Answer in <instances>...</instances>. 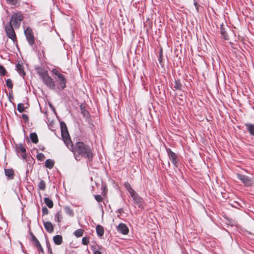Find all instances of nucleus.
Listing matches in <instances>:
<instances>
[{
	"label": "nucleus",
	"instance_id": "obj_1",
	"mask_svg": "<svg viewBox=\"0 0 254 254\" xmlns=\"http://www.w3.org/2000/svg\"><path fill=\"white\" fill-rule=\"evenodd\" d=\"M60 127L63 140L68 149L74 154L75 159L80 160V157H83L87 158L89 161H92L94 156L93 148L81 141L77 142L74 146L65 123L61 122Z\"/></svg>",
	"mask_w": 254,
	"mask_h": 254
},
{
	"label": "nucleus",
	"instance_id": "obj_2",
	"mask_svg": "<svg viewBox=\"0 0 254 254\" xmlns=\"http://www.w3.org/2000/svg\"><path fill=\"white\" fill-rule=\"evenodd\" d=\"M21 20L22 18H20V17H11L10 21L5 26V30L7 37L13 41L16 39L13 29L19 27Z\"/></svg>",
	"mask_w": 254,
	"mask_h": 254
},
{
	"label": "nucleus",
	"instance_id": "obj_3",
	"mask_svg": "<svg viewBox=\"0 0 254 254\" xmlns=\"http://www.w3.org/2000/svg\"><path fill=\"white\" fill-rule=\"evenodd\" d=\"M44 83L50 89L54 90L55 88V84L53 79L49 76L48 74L45 75L44 76L41 78Z\"/></svg>",
	"mask_w": 254,
	"mask_h": 254
},
{
	"label": "nucleus",
	"instance_id": "obj_4",
	"mask_svg": "<svg viewBox=\"0 0 254 254\" xmlns=\"http://www.w3.org/2000/svg\"><path fill=\"white\" fill-rule=\"evenodd\" d=\"M132 197L134 203L139 208H143L144 205V201L143 199L139 196L136 192H134L130 195Z\"/></svg>",
	"mask_w": 254,
	"mask_h": 254
},
{
	"label": "nucleus",
	"instance_id": "obj_5",
	"mask_svg": "<svg viewBox=\"0 0 254 254\" xmlns=\"http://www.w3.org/2000/svg\"><path fill=\"white\" fill-rule=\"evenodd\" d=\"M167 152L169 157L174 165L176 167L178 166V157L177 154L173 152L170 148L167 149Z\"/></svg>",
	"mask_w": 254,
	"mask_h": 254
},
{
	"label": "nucleus",
	"instance_id": "obj_6",
	"mask_svg": "<svg viewBox=\"0 0 254 254\" xmlns=\"http://www.w3.org/2000/svg\"><path fill=\"white\" fill-rule=\"evenodd\" d=\"M237 176L238 179L241 180L245 186H250L252 185V181L249 177L240 174H237Z\"/></svg>",
	"mask_w": 254,
	"mask_h": 254
},
{
	"label": "nucleus",
	"instance_id": "obj_7",
	"mask_svg": "<svg viewBox=\"0 0 254 254\" xmlns=\"http://www.w3.org/2000/svg\"><path fill=\"white\" fill-rule=\"evenodd\" d=\"M117 231L123 235H127L128 233V228L124 223H120L117 227Z\"/></svg>",
	"mask_w": 254,
	"mask_h": 254
},
{
	"label": "nucleus",
	"instance_id": "obj_8",
	"mask_svg": "<svg viewBox=\"0 0 254 254\" xmlns=\"http://www.w3.org/2000/svg\"><path fill=\"white\" fill-rule=\"evenodd\" d=\"M227 27H228L227 25H225L224 24H221L220 33L222 37L225 40H229V37L226 31Z\"/></svg>",
	"mask_w": 254,
	"mask_h": 254
},
{
	"label": "nucleus",
	"instance_id": "obj_9",
	"mask_svg": "<svg viewBox=\"0 0 254 254\" xmlns=\"http://www.w3.org/2000/svg\"><path fill=\"white\" fill-rule=\"evenodd\" d=\"M33 243L34 244L35 246L36 247L37 251L39 253L44 254V250L38 239L33 235Z\"/></svg>",
	"mask_w": 254,
	"mask_h": 254
},
{
	"label": "nucleus",
	"instance_id": "obj_10",
	"mask_svg": "<svg viewBox=\"0 0 254 254\" xmlns=\"http://www.w3.org/2000/svg\"><path fill=\"white\" fill-rule=\"evenodd\" d=\"M44 226L46 230L50 233L53 232L54 226L52 223L50 221L44 222Z\"/></svg>",
	"mask_w": 254,
	"mask_h": 254
},
{
	"label": "nucleus",
	"instance_id": "obj_11",
	"mask_svg": "<svg viewBox=\"0 0 254 254\" xmlns=\"http://www.w3.org/2000/svg\"><path fill=\"white\" fill-rule=\"evenodd\" d=\"M59 79V83L62 89H64L66 87V80L64 75L62 74L58 77Z\"/></svg>",
	"mask_w": 254,
	"mask_h": 254
},
{
	"label": "nucleus",
	"instance_id": "obj_12",
	"mask_svg": "<svg viewBox=\"0 0 254 254\" xmlns=\"http://www.w3.org/2000/svg\"><path fill=\"white\" fill-rule=\"evenodd\" d=\"M245 126L246 127L247 129L249 131L250 134L254 136V125L247 123L245 124Z\"/></svg>",
	"mask_w": 254,
	"mask_h": 254
},
{
	"label": "nucleus",
	"instance_id": "obj_13",
	"mask_svg": "<svg viewBox=\"0 0 254 254\" xmlns=\"http://www.w3.org/2000/svg\"><path fill=\"white\" fill-rule=\"evenodd\" d=\"M35 69L41 78H42L45 75L48 74V72L41 67H36Z\"/></svg>",
	"mask_w": 254,
	"mask_h": 254
},
{
	"label": "nucleus",
	"instance_id": "obj_14",
	"mask_svg": "<svg viewBox=\"0 0 254 254\" xmlns=\"http://www.w3.org/2000/svg\"><path fill=\"white\" fill-rule=\"evenodd\" d=\"M25 34L26 35L27 40L28 41L30 44L32 43V31L30 28H27L25 31Z\"/></svg>",
	"mask_w": 254,
	"mask_h": 254
},
{
	"label": "nucleus",
	"instance_id": "obj_15",
	"mask_svg": "<svg viewBox=\"0 0 254 254\" xmlns=\"http://www.w3.org/2000/svg\"><path fill=\"white\" fill-rule=\"evenodd\" d=\"M54 243L57 245L62 244L63 242V237L61 235H57L53 237Z\"/></svg>",
	"mask_w": 254,
	"mask_h": 254
},
{
	"label": "nucleus",
	"instance_id": "obj_16",
	"mask_svg": "<svg viewBox=\"0 0 254 254\" xmlns=\"http://www.w3.org/2000/svg\"><path fill=\"white\" fill-rule=\"evenodd\" d=\"M96 231L97 235L99 236L102 237L104 235V229L102 226H101L100 225H97V226L96 227Z\"/></svg>",
	"mask_w": 254,
	"mask_h": 254
},
{
	"label": "nucleus",
	"instance_id": "obj_17",
	"mask_svg": "<svg viewBox=\"0 0 254 254\" xmlns=\"http://www.w3.org/2000/svg\"><path fill=\"white\" fill-rule=\"evenodd\" d=\"M124 186L125 188L126 189V190H127L128 193L130 194V195H131L132 194L135 192V191L132 188L130 184L128 182H125L124 183Z\"/></svg>",
	"mask_w": 254,
	"mask_h": 254
},
{
	"label": "nucleus",
	"instance_id": "obj_18",
	"mask_svg": "<svg viewBox=\"0 0 254 254\" xmlns=\"http://www.w3.org/2000/svg\"><path fill=\"white\" fill-rule=\"evenodd\" d=\"M44 202L46 205L50 208H52L53 207L54 204L53 201L48 197H45L44 198Z\"/></svg>",
	"mask_w": 254,
	"mask_h": 254
},
{
	"label": "nucleus",
	"instance_id": "obj_19",
	"mask_svg": "<svg viewBox=\"0 0 254 254\" xmlns=\"http://www.w3.org/2000/svg\"><path fill=\"white\" fill-rule=\"evenodd\" d=\"M54 165V162L51 159H47L45 162V166L47 168L52 169Z\"/></svg>",
	"mask_w": 254,
	"mask_h": 254
},
{
	"label": "nucleus",
	"instance_id": "obj_20",
	"mask_svg": "<svg viewBox=\"0 0 254 254\" xmlns=\"http://www.w3.org/2000/svg\"><path fill=\"white\" fill-rule=\"evenodd\" d=\"M55 216H56V217L57 218V221L58 223H61V222H62L63 219V214H62V212L61 210L58 211L56 213Z\"/></svg>",
	"mask_w": 254,
	"mask_h": 254
},
{
	"label": "nucleus",
	"instance_id": "obj_21",
	"mask_svg": "<svg viewBox=\"0 0 254 254\" xmlns=\"http://www.w3.org/2000/svg\"><path fill=\"white\" fill-rule=\"evenodd\" d=\"M174 87L176 90H182V85L179 80H175V85H174Z\"/></svg>",
	"mask_w": 254,
	"mask_h": 254
},
{
	"label": "nucleus",
	"instance_id": "obj_22",
	"mask_svg": "<svg viewBox=\"0 0 254 254\" xmlns=\"http://www.w3.org/2000/svg\"><path fill=\"white\" fill-rule=\"evenodd\" d=\"M84 233V230L82 229H78L74 232V235L76 237H80L82 236Z\"/></svg>",
	"mask_w": 254,
	"mask_h": 254
},
{
	"label": "nucleus",
	"instance_id": "obj_23",
	"mask_svg": "<svg viewBox=\"0 0 254 254\" xmlns=\"http://www.w3.org/2000/svg\"><path fill=\"white\" fill-rule=\"evenodd\" d=\"M5 174L6 176L12 178L14 171L12 169H5Z\"/></svg>",
	"mask_w": 254,
	"mask_h": 254
},
{
	"label": "nucleus",
	"instance_id": "obj_24",
	"mask_svg": "<svg viewBox=\"0 0 254 254\" xmlns=\"http://www.w3.org/2000/svg\"><path fill=\"white\" fill-rule=\"evenodd\" d=\"M64 211H65V212L67 214L69 215L70 216H73L74 215V213H73V210L69 207H68V206L65 207Z\"/></svg>",
	"mask_w": 254,
	"mask_h": 254
},
{
	"label": "nucleus",
	"instance_id": "obj_25",
	"mask_svg": "<svg viewBox=\"0 0 254 254\" xmlns=\"http://www.w3.org/2000/svg\"><path fill=\"white\" fill-rule=\"evenodd\" d=\"M39 189L41 190H44L46 188V183L44 181L41 180L38 184Z\"/></svg>",
	"mask_w": 254,
	"mask_h": 254
},
{
	"label": "nucleus",
	"instance_id": "obj_26",
	"mask_svg": "<svg viewBox=\"0 0 254 254\" xmlns=\"http://www.w3.org/2000/svg\"><path fill=\"white\" fill-rule=\"evenodd\" d=\"M82 243L84 245H87L89 243V238L88 237H84L82 239Z\"/></svg>",
	"mask_w": 254,
	"mask_h": 254
},
{
	"label": "nucleus",
	"instance_id": "obj_27",
	"mask_svg": "<svg viewBox=\"0 0 254 254\" xmlns=\"http://www.w3.org/2000/svg\"><path fill=\"white\" fill-rule=\"evenodd\" d=\"M38 142V138L37 134L35 132H33V143H37Z\"/></svg>",
	"mask_w": 254,
	"mask_h": 254
},
{
	"label": "nucleus",
	"instance_id": "obj_28",
	"mask_svg": "<svg viewBox=\"0 0 254 254\" xmlns=\"http://www.w3.org/2000/svg\"><path fill=\"white\" fill-rule=\"evenodd\" d=\"M17 69L19 70V71L20 73H22V74L23 75H25V72H24V70L23 69L22 66V65L20 64H17Z\"/></svg>",
	"mask_w": 254,
	"mask_h": 254
},
{
	"label": "nucleus",
	"instance_id": "obj_29",
	"mask_svg": "<svg viewBox=\"0 0 254 254\" xmlns=\"http://www.w3.org/2000/svg\"><path fill=\"white\" fill-rule=\"evenodd\" d=\"M37 158L39 160L42 161L44 160L45 157L44 154H43L42 153H40L37 155Z\"/></svg>",
	"mask_w": 254,
	"mask_h": 254
},
{
	"label": "nucleus",
	"instance_id": "obj_30",
	"mask_svg": "<svg viewBox=\"0 0 254 254\" xmlns=\"http://www.w3.org/2000/svg\"><path fill=\"white\" fill-rule=\"evenodd\" d=\"M194 5L195 7V8L197 11H199V9L202 8V7L200 6V5L198 3V0H194Z\"/></svg>",
	"mask_w": 254,
	"mask_h": 254
},
{
	"label": "nucleus",
	"instance_id": "obj_31",
	"mask_svg": "<svg viewBox=\"0 0 254 254\" xmlns=\"http://www.w3.org/2000/svg\"><path fill=\"white\" fill-rule=\"evenodd\" d=\"M91 249L93 251L94 254H102L101 252L99 250L96 249V246H92L91 247Z\"/></svg>",
	"mask_w": 254,
	"mask_h": 254
},
{
	"label": "nucleus",
	"instance_id": "obj_32",
	"mask_svg": "<svg viewBox=\"0 0 254 254\" xmlns=\"http://www.w3.org/2000/svg\"><path fill=\"white\" fill-rule=\"evenodd\" d=\"M25 107L24 106V105L22 104H19L17 106V110L20 112H22L24 111V108Z\"/></svg>",
	"mask_w": 254,
	"mask_h": 254
},
{
	"label": "nucleus",
	"instance_id": "obj_33",
	"mask_svg": "<svg viewBox=\"0 0 254 254\" xmlns=\"http://www.w3.org/2000/svg\"><path fill=\"white\" fill-rule=\"evenodd\" d=\"M5 72L6 70L4 67L2 65L0 64V74L1 75H4Z\"/></svg>",
	"mask_w": 254,
	"mask_h": 254
},
{
	"label": "nucleus",
	"instance_id": "obj_34",
	"mask_svg": "<svg viewBox=\"0 0 254 254\" xmlns=\"http://www.w3.org/2000/svg\"><path fill=\"white\" fill-rule=\"evenodd\" d=\"M95 199L98 202H102L103 201V198L101 196V195H99V194H97V195H95Z\"/></svg>",
	"mask_w": 254,
	"mask_h": 254
},
{
	"label": "nucleus",
	"instance_id": "obj_35",
	"mask_svg": "<svg viewBox=\"0 0 254 254\" xmlns=\"http://www.w3.org/2000/svg\"><path fill=\"white\" fill-rule=\"evenodd\" d=\"M7 86L9 88H12V81L10 79H8L6 81Z\"/></svg>",
	"mask_w": 254,
	"mask_h": 254
},
{
	"label": "nucleus",
	"instance_id": "obj_36",
	"mask_svg": "<svg viewBox=\"0 0 254 254\" xmlns=\"http://www.w3.org/2000/svg\"><path fill=\"white\" fill-rule=\"evenodd\" d=\"M52 72L55 75H56L58 77V78L62 74L60 73V72L56 69H53L52 70Z\"/></svg>",
	"mask_w": 254,
	"mask_h": 254
},
{
	"label": "nucleus",
	"instance_id": "obj_37",
	"mask_svg": "<svg viewBox=\"0 0 254 254\" xmlns=\"http://www.w3.org/2000/svg\"><path fill=\"white\" fill-rule=\"evenodd\" d=\"M81 112H82V114H83V115L84 117H88V116L89 113H88V112L85 109L81 108Z\"/></svg>",
	"mask_w": 254,
	"mask_h": 254
},
{
	"label": "nucleus",
	"instance_id": "obj_38",
	"mask_svg": "<svg viewBox=\"0 0 254 254\" xmlns=\"http://www.w3.org/2000/svg\"><path fill=\"white\" fill-rule=\"evenodd\" d=\"M18 149L22 153H24L26 151L25 148L22 145H19L18 147Z\"/></svg>",
	"mask_w": 254,
	"mask_h": 254
},
{
	"label": "nucleus",
	"instance_id": "obj_39",
	"mask_svg": "<svg viewBox=\"0 0 254 254\" xmlns=\"http://www.w3.org/2000/svg\"><path fill=\"white\" fill-rule=\"evenodd\" d=\"M42 213L43 215H47L49 213V210L47 207H44L42 208Z\"/></svg>",
	"mask_w": 254,
	"mask_h": 254
},
{
	"label": "nucleus",
	"instance_id": "obj_40",
	"mask_svg": "<svg viewBox=\"0 0 254 254\" xmlns=\"http://www.w3.org/2000/svg\"><path fill=\"white\" fill-rule=\"evenodd\" d=\"M47 247H48V252L50 254H53L52 248H51L50 246V245H49V246L47 245Z\"/></svg>",
	"mask_w": 254,
	"mask_h": 254
},
{
	"label": "nucleus",
	"instance_id": "obj_41",
	"mask_svg": "<svg viewBox=\"0 0 254 254\" xmlns=\"http://www.w3.org/2000/svg\"><path fill=\"white\" fill-rule=\"evenodd\" d=\"M7 1L9 2L11 4H15L17 2V0H6Z\"/></svg>",
	"mask_w": 254,
	"mask_h": 254
},
{
	"label": "nucleus",
	"instance_id": "obj_42",
	"mask_svg": "<svg viewBox=\"0 0 254 254\" xmlns=\"http://www.w3.org/2000/svg\"><path fill=\"white\" fill-rule=\"evenodd\" d=\"M22 118L23 119V120L25 121V122L28 121V117H27V116L26 115L23 114L22 115Z\"/></svg>",
	"mask_w": 254,
	"mask_h": 254
},
{
	"label": "nucleus",
	"instance_id": "obj_43",
	"mask_svg": "<svg viewBox=\"0 0 254 254\" xmlns=\"http://www.w3.org/2000/svg\"><path fill=\"white\" fill-rule=\"evenodd\" d=\"M103 192H104V194L105 195L107 193V191H108V189H107V188L106 186H104L103 187Z\"/></svg>",
	"mask_w": 254,
	"mask_h": 254
},
{
	"label": "nucleus",
	"instance_id": "obj_44",
	"mask_svg": "<svg viewBox=\"0 0 254 254\" xmlns=\"http://www.w3.org/2000/svg\"><path fill=\"white\" fill-rule=\"evenodd\" d=\"M21 157H22L23 158H24V159H25V158H26V156H25V154H22V155H21Z\"/></svg>",
	"mask_w": 254,
	"mask_h": 254
},
{
	"label": "nucleus",
	"instance_id": "obj_45",
	"mask_svg": "<svg viewBox=\"0 0 254 254\" xmlns=\"http://www.w3.org/2000/svg\"><path fill=\"white\" fill-rule=\"evenodd\" d=\"M29 137L32 139V132H31L29 134Z\"/></svg>",
	"mask_w": 254,
	"mask_h": 254
},
{
	"label": "nucleus",
	"instance_id": "obj_46",
	"mask_svg": "<svg viewBox=\"0 0 254 254\" xmlns=\"http://www.w3.org/2000/svg\"><path fill=\"white\" fill-rule=\"evenodd\" d=\"M34 37L33 36V41H32V42H33V44L34 43Z\"/></svg>",
	"mask_w": 254,
	"mask_h": 254
}]
</instances>
